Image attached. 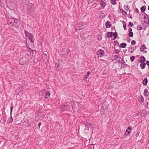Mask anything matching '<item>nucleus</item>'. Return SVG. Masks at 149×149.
I'll return each mask as SVG.
<instances>
[{"label":"nucleus","instance_id":"nucleus-49","mask_svg":"<svg viewBox=\"0 0 149 149\" xmlns=\"http://www.w3.org/2000/svg\"><path fill=\"white\" fill-rule=\"evenodd\" d=\"M88 2L90 3H91V0H88Z\"/></svg>","mask_w":149,"mask_h":149},{"label":"nucleus","instance_id":"nucleus-25","mask_svg":"<svg viewBox=\"0 0 149 149\" xmlns=\"http://www.w3.org/2000/svg\"><path fill=\"white\" fill-rule=\"evenodd\" d=\"M146 7L145 6H142L141 8V12H144L146 10Z\"/></svg>","mask_w":149,"mask_h":149},{"label":"nucleus","instance_id":"nucleus-44","mask_svg":"<svg viewBox=\"0 0 149 149\" xmlns=\"http://www.w3.org/2000/svg\"><path fill=\"white\" fill-rule=\"evenodd\" d=\"M143 15H144V16H148V15L147 14H146L145 13H144V14H143Z\"/></svg>","mask_w":149,"mask_h":149},{"label":"nucleus","instance_id":"nucleus-50","mask_svg":"<svg viewBox=\"0 0 149 149\" xmlns=\"http://www.w3.org/2000/svg\"><path fill=\"white\" fill-rule=\"evenodd\" d=\"M147 52V51H144V53H146Z\"/></svg>","mask_w":149,"mask_h":149},{"label":"nucleus","instance_id":"nucleus-35","mask_svg":"<svg viewBox=\"0 0 149 149\" xmlns=\"http://www.w3.org/2000/svg\"><path fill=\"white\" fill-rule=\"evenodd\" d=\"M136 47H135V48H134V47H133V49L132 51H131V53H132L133 52L134 50H135L136 49Z\"/></svg>","mask_w":149,"mask_h":149},{"label":"nucleus","instance_id":"nucleus-34","mask_svg":"<svg viewBox=\"0 0 149 149\" xmlns=\"http://www.w3.org/2000/svg\"><path fill=\"white\" fill-rule=\"evenodd\" d=\"M132 46H131V47H129V49H128V51L130 52H131V51H132Z\"/></svg>","mask_w":149,"mask_h":149},{"label":"nucleus","instance_id":"nucleus-46","mask_svg":"<svg viewBox=\"0 0 149 149\" xmlns=\"http://www.w3.org/2000/svg\"><path fill=\"white\" fill-rule=\"evenodd\" d=\"M41 125V123H38V126H39V129L40 128V125Z\"/></svg>","mask_w":149,"mask_h":149},{"label":"nucleus","instance_id":"nucleus-11","mask_svg":"<svg viewBox=\"0 0 149 149\" xmlns=\"http://www.w3.org/2000/svg\"><path fill=\"white\" fill-rule=\"evenodd\" d=\"M131 127H129L127 128V129L125 133V134L126 135H128L131 132Z\"/></svg>","mask_w":149,"mask_h":149},{"label":"nucleus","instance_id":"nucleus-12","mask_svg":"<svg viewBox=\"0 0 149 149\" xmlns=\"http://www.w3.org/2000/svg\"><path fill=\"white\" fill-rule=\"evenodd\" d=\"M122 64H121V65L122 66V67L123 68H124V67H125L127 66H128L129 67H130V66L126 64L125 63V62L124 60H123V59H122Z\"/></svg>","mask_w":149,"mask_h":149},{"label":"nucleus","instance_id":"nucleus-21","mask_svg":"<svg viewBox=\"0 0 149 149\" xmlns=\"http://www.w3.org/2000/svg\"><path fill=\"white\" fill-rule=\"evenodd\" d=\"M100 112L102 114H104L105 113V111L102 107V108L100 110Z\"/></svg>","mask_w":149,"mask_h":149},{"label":"nucleus","instance_id":"nucleus-7","mask_svg":"<svg viewBox=\"0 0 149 149\" xmlns=\"http://www.w3.org/2000/svg\"><path fill=\"white\" fill-rule=\"evenodd\" d=\"M84 26L83 24H79L76 26V29L77 31H79L84 28Z\"/></svg>","mask_w":149,"mask_h":149},{"label":"nucleus","instance_id":"nucleus-33","mask_svg":"<svg viewBox=\"0 0 149 149\" xmlns=\"http://www.w3.org/2000/svg\"><path fill=\"white\" fill-rule=\"evenodd\" d=\"M136 42L135 41V40H132L131 42V44L132 45H135V44L136 43Z\"/></svg>","mask_w":149,"mask_h":149},{"label":"nucleus","instance_id":"nucleus-58","mask_svg":"<svg viewBox=\"0 0 149 149\" xmlns=\"http://www.w3.org/2000/svg\"><path fill=\"white\" fill-rule=\"evenodd\" d=\"M146 94H148V93H146Z\"/></svg>","mask_w":149,"mask_h":149},{"label":"nucleus","instance_id":"nucleus-41","mask_svg":"<svg viewBox=\"0 0 149 149\" xmlns=\"http://www.w3.org/2000/svg\"><path fill=\"white\" fill-rule=\"evenodd\" d=\"M44 92H45V91L42 90L40 91V93L39 94L40 95L41 93H44Z\"/></svg>","mask_w":149,"mask_h":149},{"label":"nucleus","instance_id":"nucleus-29","mask_svg":"<svg viewBox=\"0 0 149 149\" xmlns=\"http://www.w3.org/2000/svg\"><path fill=\"white\" fill-rule=\"evenodd\" d=\"M123 27L125 30H126V23L124 21L123 22Z\"/></svg>","mask_w":149,"mask_h":149},{"label":"nucleus","instance_id":"nucleus-20","mask_svg":"<svg viewBox=\"0 0 149 149\" xmlns=\"http://www.w3.org/2000/svg\"><path fill=\"white\" fill-rule=\"evenodd\" d=\"M50 95V93L49 91H47L45 93V98H48Z\"/></svg>","mask_w":149,"mask_h":149},{"label":"nucleus","instance_id":"nucleus-3","mask_svg":"<svg viewBox=\"0 0 149 149\" xmlns=\"http://www.w3.org/2000/svg\"><path fill=\"white\" fill-rule=\"evenodd\" d=\"M24 32L26 37H28V39H29V40L31 42L33 43L34 41V39L33 38V35L31 33H29L26 30L24 31Z\"/></svg>","mask_w":149,"mask_h":149},{"label":"nucleus","instance_id":"nucleus-55","mask_svg":"<svg viewBox=\"0 0 149 149\" xmlns=\"http://www.w3.org/2000/svg\"><path fill=\"white\" fill-rule=\"evenodd\" d=\"M128 8V6H126V8Z\"/></svg>","mask_w":149,"mask_h":149},{"label":"nucleus","instance_id":"nucleus-27","mask_svg":"<svg viewBox=\"0 0 149 149\" xmlns=\"http://www.w3.org/2000/svg\"><path fill=\"white\" fill-rule=\"evenodd\" d=\"M110 2L113 5H116V0H111Z\"/></svg>","mask_w":149,"mask_h":149},{"label":"nucleus","instance_id":"nucleus-1","mask_svg":"<svg viewBox=\"0 0 149 149\" xmlns=\"http://www.w3.org/2000/svg\"><path fill=\"white\" fill-rule=\"evenodd\" d=\"M8 23L10 27L17 28L20 24V20L14 18H10L8 20Z\"/></svg>","mask_w":149,"mask_h":149},{"label":"nucleus","instance_id":"nucleus-14","mask_svg":"<svg viewBox=\"0 0 149 149\" xmlns=\"http://www.w3.org/2000/svg\"><path fill=\"white\" fill-rule=\"evenodd\" d=\"M112 34L113 33L111 32H109L106 34L105 36L108 38H110L112 36Z\"/></svg>","mask_w":149,"mask_h":149},{"label":"nucleus","instance_id":"nucleus-45","mask_svg":"<svg viewBox=\"0 0 149 149\" xmlns=\"http://www.w3.org/2000/svg\"><path fill=\"white\" fill-rule=\"evenodd\" d=\"M146 63L149 66V61H146Z\"/></svg>","mask_w":149,"mask_h":149},{"label":"nucleus","instance_id":"nucleus-18","mask_svg":"<svg viewBox=\"0 0 149 149\" xmlns=\"http://www.w3.org/2000/svg\"><path fill=\"white\" fill-rule=\"evenodd\" d=\"M126 44L125 43H123L120 44V47L121 48H125L126 46Z\"/></svg>","mask_w":149,"mask_h":149},{"label":"nucleus","instance_id":"nucleus-24","mask_svg":"<svg viewBox=\"0 0 149 149\" xmlns=\"http://www.w3.org/2000/svg\"><path fill=\"white\" fill-rule=\"evenodd\" d=\"M141 59L140 62L141 63H142V62H144L146 61L145 58L142 56H141Z\"/></svg>","mask_w":149,"mask_h":149},{"label":"nucleus","instance_id":"nucleus-37","mask_svg":"<svg viewBox=\"0 0 149 149\" xmlns=\"http://www.w3.org/2000/svg\"><path fill=\"white\" fill-rule=\"evenodd\" d=\"M115 51L116 52V53L118 54L120 52V50L119 49H115Z\"/></svg>","mask_w":149,"mask_h":149},{"label":"nucleus","instance_id":"nucleus-15","mask_svg":"<svg viewBox=\"0 0 149 149\" xmlns=\"http://www.w3.org/2000/svg\"><path fill=\"white\" fill-rule=\"evenodd\" d=\"M100 5L103 8H104L106 6L105 3L102 0H101L100 1Z\"/></svg>","mask_w":149,"mask_h":149},{"label":"nucleus","instance_id":"nucleus-5","mask_svg":"<svg viewBox=\"0 0 149 149\" xmlns=\"http://www.w3.org/2000/svg\"><path fill=\"white\" fill-rule=\"evenodd\" d=\"M70 107V106L63 104L61 107V110L63 111H66L68 110V109Z\"/></svg>","mask_w":149,"mask_h":149},{"label":"nucleus","instance_id":"nucleus-31","mask_svg":"<svg viewBox=\"0 0 149 149\" xmlns=\"http://www.w3.org/2000/svg\"><path fill=\"white\" fill-rule=\"evenodd\" d=\"M137 29L138 30H141L142 29V27L141 25H138L137 26Z\"/></svg>","mask_w":149,"mask_h":149},{"label":"nucleus","instance_id":"nucleus-40","mask_svg":"<svg viewBox=\"0 0 149 149\" xmlns=\"http://www.w3.org/2000/svg\"><path fill=\"white\" fill-rule=\"evenodd\" d=\"M127 41L129 42H130L131 41V39L129 38H127Z\"/></svg>","mask_w":149,"mask_h":149},{"label":"nucleus","instance_id":"nucleus-57","mask_svg":"<svg viewBox=\"0 0 149 149\" xmlns=\"http://www.w3.org/2000/svg\"><path fill=\"white\" fill-rule=\"evenodd\" d=\"M141 16V15L140 14V15H139V16Z\"/></svg>","mask_w":149,"mask_h":149},{"label":"nucleus","instance_id":"nucleus-13","mask_svg":"<svg viewBox=\"0 0 149 149\" xmlns=\"http://www.w3.org/2000/svg\"><path fill=\"white\" fill-rule=\"evenodd\" d=\"M106 26L107 28L110 27L111 26V22L109 21H107L105 23Z\"/></svg>","mask_w":149,"mask_h":149},{"label":"nucleus","instance_id":"nucleus-2","mask_svg":"<svg viewBox=\"0 0 149 149\" xmlns=\"http://www.w3.org/2000/svg\"><path fill=\"white\" fill-rule=\"evenodd\" d=\"M141 21L145 26H147L149 24V17L148 16H144L143 18H141Z\"/></svg>","mask_w":149,"mask_h":149},{"label":"nucleus","instance_id":"nucleus-28","mask_svg":"<svg viewBox=\"0 0 149 149\" xmlns=\"http://www.w3.org/2000/svg\"><path fill=\"white\" fill-rule=\"evenodd\" d=\"M90 72H88L87 73V74L86 75V76H84V79H87L88 77L89 76V74H90Z\"/></svg>","mask_w":149,"mask_h":149},{"label":"nucleus","instance_id":"nucleus-6","mask_svg":"<svg viewBox=\"0 0 149 149\" xmlns=\"http://www.w3.org/2000/svg\"><path fill=\"white\" fill-rule=\"evenodd\" d=\"M13 108V106H12L10 107V118H8V123H11L13 122V119L12 116V114Z\"/></svg>","mask_w":149,"mask_h":149},{"label":"nucleus","instance_id":"nucleus-54","mask_svg":"<svg viewBox=\"0 0 149 149\" xmlns=\"http://www.w3.org/2000/svg\"><path fill=\"white\" fill-rule=\"evenodd\" d=\"M128 8V6H126V8Z\"/></svg>","mask_w":149,"mask_h":149},{"label":"nucleus","instance_id":"nucleus-36","mask_svg":"<svg viewBox=\"0 0 149 149\" xmlns=\"http://www.w3.org/2000/svg\"><path fill=\"white\" fill-rule=\"evenodd\" d=\"M114 58L116 59H117L119 58V56L118 55H116L114 56Z\"/></svg>","mask_w":149,"mask_h":149},{"label":"nucleus","instance_id":"nucleus-17","mask_svg":"<svg viewBox=\"0 0 149 149\" xmlns=\"http://www.w3.org/2000/svg\"><path fill=\"white\" fill-rule=\"evenodd\" d=\"M148 79L147 78H145L143 81V84L144 85H146L148 83Z\"/></svg>","mask_w":149,"mask_h":149},{"label":"nucleus","instance_id":"nucleus-43","mask_svg":"<svg viewBox=\"0 0 149 149\" xmlns=\"http://www.w3.org/2000/svg\"><path fill=\"white\" fill-rule=\"evenodd\" d=\"M109 87L110 88H112L113 87V85H109Z\"/></svg>","mask_w":149,"mask_h":149},{"label":"nucleus","instance_id":"nucleus-48","mask_svg":"<svg viewBox=\"0 0 149 149\" xmlns=\"http://www.w3.org/2000/svg\"><path fill=\"white\" fill-rule=\"evenodd\" d=\"M130 17L131 19H132V15H130Z\"/></svg>","mask_w":149,"mask_h":149},{"label":"nucleus","instance_id":"nucleus-53","mask_svg":"<svg viewBox=\"0 0 149 149\" xmlns=\"http://www.w3.org/2000/svg\"><path fill=\"white\" fill-rule=\"evenodd\" d=\"M148 9L149 10V6H148Z\"/></svg>","mask_w":149,"mask_h":149},{"label":"nucleus","instance_id":"nucleus-22","mask_svg":"<svg viewBox=\"0 0 149 149\" xmlns=\"http://www.w3.org/2000/svg\"><path fill=\"white\" fill-rule=\"evenodd\" d=\"M146 93H149L148 92V90L147 89H146L144 90V95L145 96L147 97L149 95V94H146Z\"/></svg>","mask_w":149,"mask_h":149},{"label":"nucleus","instance_id":"nucleus-8","mask_svg":"<svg viewBox=\"0 0 149 149\" xmlns=\"http://www.w3.org/2000/svg\"><path fill=\"white\" fill-rule=\"evenodd\" d=\"M104 54V51L102 49H100L97 52V54L98 56L101 57L103 56Z\"/></svg>","mask_w":149,"mask_h":149},{"label":"nucleus","instance_id":"nucleus-16","mask_svg":"<svg viewBox=\"0 0 149 149\" xmlns=\"http://www.w3.org/2000/svg\"><path fill=\"white\" fill-rule=\"evenodd\" d=\"M146 65L145 63L142 62L140 64V66L142 69H143L145 68Z\"/></svg>","mask_w":149,"mask_h":149},{"label":"nucleus","instance_id":"nucleus-32","mask_svg":"<svg viewBox=\"0 0 149 149\" xmlns=\"http://www.w3.org/2000/svg\"><path fill=\"white\" fill-rule=\"evenodd\" d=\"M133 26V24L131 22H129V25H128V26L129 27L130 26V27H132Z\"/></svg>","mask_w":149,"mask_h":149},{"label":"nucleus","instance_id":"nucleus-39","mask_svg":"<svg viewBox=\"0 0 149 149\" xmlns=\"http://www.w3.org/2000/svg\"><path fill=\"white\" fill-rule=\"evenodd\" d=\"M114 43H115V45H117L118 44V42L117 40L115 41L114 42Z\"/></svg>","mask_w":149,"mask_h":149},{"label":"nucleus","instance_id":"nucleus-26","mask_svg":"<svg viewBox=\"0 0 149 149\" xmlns=\"http://www.w3.org/2000/svg\"><path fill=\"white\" fill-rule=\"evenodd\" d=\"M141 98H140V100H139V102H140L141 103H142L144 102V98L143 96H142L141 95H140Z\"/></svg>","mask_w":149,"mask_h":149},{"label":"nucleus","instance_id":"nucleus-30","mask_svg":"<svg viewBox=\"0 0 149 149\" xmlns=\"http://www.w3.org/2000/svg\"><path fill=\"white\" fill-rule=\"evenodd\" d=\"M135 58V57L134 56H132L130 57V60L131 62H133Z\"/></svg>","mask_w":149,"mask_h":149},{"label":"nucleus","instance_id":"nucleus-19","mask_svg":"<svg viewBox=\"0 0 149 149\" xmlns=\"http://www.w3.org/2000/svg\"><path fill=\"white\" fill-rule=\"evenodd\" d=\"M146 47L145 45L143 44L141 46L140 48V50L141 52H143L144 50V49H146Z\"/></svg>","mask_w":149,"mask_h":149},{"label":"nucleus","instance_id":"nucleus-38","mask_svg":"<svg viewBox=\"0 0 149 149\" xmlns=\"http://www.w3.org/2000/svg\"><path fill=\"white\" fill-rule=\"evenodd\" d=\"M148 102H147L145 105V106L147 108L148 105Z\"/></svg>","mask_w":149,"mask_h":149},{"label":"nucleus","instance_id":"nucleus-23","mask_svg":"<svg viewBox=\"0 0 149 149\" xmlns=\"http://www.w3.org/2000/svg\"><path fill=\"white\" fill-rule=\"evenodd\" d=\"M112 35H113L114 36V38L113 39V40H115L116 39L117 36V32H116L115 33H113Z\"/></svg>","mask_w":149,"mask_h":149},{"label":"nucleus","instance_id":"nucleus-9","mask_svg":"<svg viewBox=\"0 0 149 149\" xmlns=\"http://www.w3.org/2000/svg\"><path fill=\"white\" fill-rule=\"evenodd\" d=\"M91 126L92 124H91L87 123L85 124V129L88 131L89 130V127H91Z\"/></svg>","mask_w":149,"mask_h":149},{"label":"nucleus","instance_id":"nucleus-56","mask_svg":"<svg viewBox=\"0 0 149 149\" xmlns=\"http://www.w3.org/2000/svg\"><path fill=\"white\" fill-rule=\"evenodd\" d=\"M105 15H104V17H105Z\"/></svg>","mask_w":149,"mask_h":149},{"label":"nucleus","instance_id":"nucleus-10","mask_svg":"<svg viewBox=\"0 0 149 149\" xmlns=\"http://www.w3.org/2000/svg\"><path fill=\"white\" fill-rule=\"evenodd\" d=\"M128 36L130 37H132L133 36V33L132 31V29L131 28L129 29V32L128 34Z\"/></svg>","mask_w":149,"mask_h":149},{"label":"nucleus","instance_id":"nucleus-4","mask_svg":"<svg viewBox=\"0 0 149 149\" xmlns=\"http://www.w3.org/2000/svg\"><path fill=\"white\" fill-rule=\"evenodd\" d=\"M28 61V59L26 57H23L21 58L19 61V63L22 65H25Z\"/></svg>","mask_w":149,"mask_h":149},{"label":"nucleus","instance_id":"nucleus-42","mask_svg":"<svg viewBox=\"0 0 149 149\" xmlns=\"http://www.w3.org/2000/svg\"><path fill=\"white\" fill-rule=\"evenodd\" d=\"M70 51V49L69 48H68L66 49V52L68 53Z\"/></svg>","mask_w":149,"mask_h":149},{"label":"nucleus","instance_id":"nucleus-52","mask_svg":"<svg viewBox=\"0 0 149 149\" xmlns=\"http://www.w3.org/2000/svg\"><path fill=\"white\" fill-rule=\"evenodd\" d=\"M124 13H125V14H127V12H126L125 11Z\"/></svg>","mask_w":149,"mask_h":149},{"label":"nucleus","instance_id":"nucleus-47","mask_svg":"<svg viewBox=\"0 0 149 149\" xmlns=\"http://www.w3.org/2000/svg\"><path fill=\"white\" fill-rule=\"evenodd\" d=\"M136 13H139V10L137 8H136Z\"/></svg>","mask_w":149,"mask_h":149},{"label":"nucleus","instance_id":"nucleus-51","mask_svg":"<svg viewBox=\"0 0 149 149\" xmlns=\"http://www.w3.org/2000/svg\"><path fill=\"white\" fill-rule=\"evenodd\" d=\"M122 10V12H125V11H124L123 10H122H122Z\"/></svg>","mask_w":149,"mask_h":149}]
</instances>
